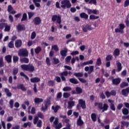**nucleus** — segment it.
<instances>
[{
  "label": "nucleus",
  "instance_id": "nucleus-33",
  "mask_svg": "<svg viewBox=\"0 0 129 129\" xmlns=\"http://www.w3.org/2000/svg\"><path fill=\"white\" fill-rule=\"evenodd\" d=\"M74 76L76 77H83V73H75L74 74Z\"/></svg>",
  "mask_w": 129,
  "mask_h": 129
},
{
  "label": "nucleus",
  "instance_id": "nucleus-6",
  "mask_svg": "<svg viewBox=\"0 0 129 129\" xmlns=\"http://www.w3.org/2000/svg\"><path fill=\"white\" fill-rule=\"evenodd\" d=\"M85 71L88 72V74H91L94 71V66H90V67H86L85 68Z\"/></svg>",
  "mask_w": 129,
  "mask_h": 129
},
{
  "label": "nucleus",
  "instance_id": "nucleus-26",
  "mask_svg": "<svg viewBox=\"0 0 129 129\" xmlns=\"http://www.w3.org/2000/svg\"><path fill=\"white\" fill-rule=\"evenodd\" d=\"M80 17H81L82 19H85V20H87L88 19V15L85 13H81L80 15Z\"/></svg>",
  "mask_w": 129,
  "mask_h": 129
},
{
  "label": "nucleus",
  "instance_id": "nucleus-55",
  "mask_svg": "<svg viewBox=\"0 0 129 129\" xmlns=\"http://www.w3.org/2000/svg\"><path fill=\"white\" fill-rule=\"evenodd\" d=\"M58 18V16L57 15H53L51 18L52 22H56L57 21V19Z\"/></svg>",
  "mask_w": 129,
  "mask_h": 129
},
{
  "label": "nucleus",
  "instance_id": "nucleus-42",
  "mask_svg": "<svg viewBox=\"0 0 129 129\" xmlns=\"http://www.w3.org/2000/svg\"><path fill=\"white\" fill-rule=\"evenodd\" d=\"M91 118L93 121H95L96 120V113H92L91 115Z\"/></svg>",
  "mask_w": 129,
  "mask_h": 129
},
{
  "label": "nucleus",
  "instance_id": "nucleus-54",
  "mask_svg": "<svg viewBox=\"0 0 129 129\" xmlns=\"http://www.w3.org/2000/svg\"><path fill=\"white\" fill-rule=\"evenodd\" d=\"M5 64L4 63V58L1 57L0 58V68L2 67H4Z\"/></svg>",
  "mask_w": 129,
  "mask_h": 129
},
{
  "label": "nucleus",
  "instance_id": "nucleus-48",
  "mask_svg": "<svg viewBox=\"0 0 129 129\" xmlns=\"http://www.w3.org/2000/svg\"><path fill=\"white\" fill-rule=\"evenodd\" d=\"M76 91H77L78 94H80V93H82V89H81V88L77 87L76 88Z\"/></svg>",
  "mask_w": 129,
  "mask_h": 129
},
{
  "label": "nucleus",
  "instance_id": "nucleus-61",
  "mask_svg": "<svg viewBox=\"0 0 129 129\" xmlns=\"http://www.w3.org/2000/svg\"><path fill=\"white\" fill-rule=\"evenodd\" d=\"M9 104L11 108H13L14 107V100L11 99L9 102Z\"/></svg>",
  "mask_w": 129,
  "mask_h": 129
},
{
  "label": "nucleus",
  "instance_id": "nucleus-10",
  "mask_svg": "<svg viewBox=\"0 0 129 129\" xmlns=\"http://www.w3.org/2000/svg\"><path fill=\"white\" fill-rule=\"evenodd\" d=\"M8 13H10V14H12V15H15V14L17 13V12L14 10V8H13V6H12L11 5L8 6Z\"/></svg>",
  "mask_w": 129,
  "mask_h": 129
},
{
  "label": "nucleus",
  "instance_id": "nucleus-19",
  "mask_svg": "<svg viewBox=\"0 0 129 129\" xmlns=\"http://www.w3.org/2000/svg\"><path fill=\"white\" fill-rule=\"evenodd\" d=\"M40 80H41L40 79V78H39L38 77L33 78L30 79V81L32 83H37L38 82H39V81H40Z\"/></svg>",
  "mask_w": 129,
  "mask_h": 129
},
{
  "label": "nucleus",
  "instance_id": "nucleus-29",
  "mask_svg": "<svg viewBox=\"0 0 129 129\" xmlns=\"http://www.w3.org/2000/svg\"><path fill=\"white\" fill-rule=\"evenodd\" d=\"M122 112L124 115H127L129 113L128 109L126 108H123L122 109Z\"/></svg>",
  "mask_w": 129,
  "mask_h": 129
},
{
  "label": "nucleus",
  "instance_id": "nucleus-58",
  "mask_svg": "<svg viewBox=\"0 0 129 129\" xmlns=\"http://www.w3.org/2000/svg\"><path fill=\"white\" fill-rule=\"evenodd\" d=\"M46 63L48 66H50L51 65V62L50 61V58L49 57H46Z\"/></svg>",
  "mask_w": 129,
  "mask_h": 129
},
{
  "label": "nucleus",
  "instance_id": "nucleus-46",
  "mask_svg": "<svg viewBox=\"0 0 129 129\" xmlns=\"http://www.w3.org/2000/svg\"><path fill=\"white\" fill-rule=\"evenodd\" d=\"M97 19H99V17L95 16L93 15L90 16V20H96Z\"/></svg>",
  "mask_w": 129,
  "mask_h": 129
},
{
  "label": "nucleus",
  "instance_id": "nucleus-7",
  "mask_svg": "<svg viewBox=\"0 0 129 129\" xmlns=\"http://www.w3.org/2000/svg\"><path fill=\"white\" fill-rule=\"evenodd\" d=\"M51 100H52V97L49 96L44 101V104L46 108H48V106H49L51 104Z\"/></svg>",
  "mask_w": 129,
  "mask_h": 129
},
{
  "label": "nucleus",
  "instance_id": "nucleus-25",
  "mask_svg": "<svg viewBox=\"0 0 129 129\" xmlns=\"http://www.w3.org/2000/svg\"><path fill=\"white\" fill-rule=\"evenodd\" d=\"M5 60L8 62V63L12 62V55H8L5 56Z\"/></svg>",
  "mask_w": 129,
  "mask_h": 129
},
{
  "label": "nucleus",
  "instance_id": "nucleus-13",
  "mask_svg": "<svg viewBox=\"0 0 129 129\" xmlns=\"http://www.w3.org/2000/svg\"><path fill=\"white\" fill-rule=\"evenodd\" d=\"M68 52V50H67V48H65L64 50H60V55L62 56V59H64V58L67 56Z\"/></svg>",
  "mask_w": 129,
  "mask_h": 129
},
{
  "label": "nucleus",
  "instance_id": "nucleus-3",
  "mask_svg": "<svg viewBox=\"0 0 129 129\" xmlns=\"http://www.w3.org/2000/svg\"><path fill=\"white\" fill-rule=\"evenodd\" d=\"M71 3L69 0H62L61 2V8L62 9H70V7H72Z\"/></svg>",
  "mask_w": 129,
  "mask_h": 129
},
{
  "label": "nucleus",
  "instance_id": "nucleus-18",
  "mask_svg": "<svg viewBox=\"0 0 129 129\" xmlns=\"http://www.w3.org/2000/svg\"><path fill=\"white\" fill-rule=\"evenodd\" d=\"M68 108L69 109H71L73 106H74V104H75V102L73 101H69L68 102Z\"/></svg>",
  "mask_w": 129,
  "mask_h": 129
},
{
  "label": "nucleus",
  "instance_id": "nucleus-2",
  "mask_svg": "<svg viewBox=\"0 0 129 129\" xmlns=\"http://www.w3.org/2000/svg\"><path fill=\"white\" fill-rule=\"evenodd\" d=\"M21 69L24 71H28L30 73H33L35 71V67L33 64H22L21 66Z\"/></svg>",
  "mask_w": 129,
  "mask_h": 129
},
{
  "label": "nucleus",
  "instance_id": "nucleus-60",
  "mask_svg": "<svg viewBox=\"0 0 129 129\" xmlns=\"http://www.w3.org/2000/svg\"><path fill=\"white\" fill-rule=\"evenodd\" d=\"M9 48H14V41H11L8 44Z\"/></svg>",
  "mask_w": 129,
  "mask_h": 129
},
{
  "label": "nucleus",
  "instance_id": "nucleus-22",
  "mask_svg": "<svg viewBox=\"0 0 129 129\" xmlns=\"http://www.w3.org/2000/svg\"><path fill=\"white\" fill-rule=\"evenodd\" d=\"M116 64L117 65V69L118 72L121 71V70L122 69V66H121V63L119 61H116Z\"/></svg>",
  "mask_w": 129,
  "mask_h": 129
},
{
  "label": "nucleus",
  "instance_id": "nucleus-9",
  "mask_svg": "<svg viewBox=\"0 0 129 129\" xmlns=\"http://www.w3.org/2000/svg\"><path fill=\"white\" fill-rule=\"evenodd\" d=\"M79 104H80V106L84 109L86 108V104L85 103V101L83 100V99L79 100Z\"/></svg>",
  "mask_w": 129,
  "mask_h": 129
},
{
  "label": "nucleus",
  "instance_id": "nucleus-1",
  "mask_svg": "<svg viewBox=\"0 0 129 129\" xmlns=\"http://www.w3.org/2000/svg\"><path fill=\"white\" fill-rule=\"evenodd\" d=\"M49 121L50 122H53L52 126L55 127V129H60L61 128V127H62V123L60 122L58 124V123L59 122V120L58 119V118H55V117L54 116H51L49 118Z\"/></svg>",
  "mask_w": 129,
  "mask_h": 129
},
{
  "label": "nucleus",
  "instance_id": "nucleus-43",
  "mask_svg": "<svg viewBox=\"0 0 129 129\" xmlns=\"http://www.w3.org/2000/svg\"><path fill=\"white\" fill-rule=\"evenodd\" d=\"M36 36H37V34L36 33V32H35V31L32 32V33H31V40H34V39H35V38H36Z\"/></svg>",
  "mask_w": 129,
  "mask_h": 129
},
{
  "label": "nucleus",
  "instance_id": "nucleus-11",
  "mask_svg": "<svg viewBox=\"0 0 129 129\" xmlns=\"http://www.w3.org/2000/svg\"><path fill=\"white\" fill-rule=\"evenodd\" d=\"M93 64V60L91 59L89 61L81 63V67H83V66H86V65H92Z\"/></svg>",
  "mask_w": 129,
  "mask_h": 129
},
{
  "label": "nucleus",
  "instance_id": "nucleus-31",
  "mask_svg": "<svg viewBox=\"0 0 129 129\" xmlns=\"http://www.w3.org/2000/svg\"><path fill=\"white\" fill-rule=\"evenodd\" d=\"M101 65V58L100 57L98 58L97 61L95 63V67H97V66H100Z\"/></svg>",
  "mask_w": 129,
  "mask_h": 129
},
{
  "label": "nucleus",
  "instance_id": "nucleus-34",
  "mask_svg": "<svg viewBox=\"0 0 129 129\" xmlns=\"http://www.w3.org/2000/svg\"><path fill=\"white\" fill-rule=\"evenodd\" d=\"M63 91H64L65 92H67V91H71V90H72V88H71V87H65L62 89Z\"/></svg>",
  "mask_w": 129,
  "mask_h": 129
},
{
  "label": "nucleus",
  "instance_id": "nucleus-38",
  "mask_svg": "<svg viewBox=\"0 0 129 129\" xmlns=\"http://www.w3.org/2000/svg\"><path fill=\"white\" fill-rule=\"evenodd\" d=\"M125 86H128V83L127 82L121 83L120 85V88H123L124 87H125Z\"/></svg>",
  "mask_w": 129,
  "mask_h": 129
},
{
  "label": "nucleus",
  "instance_id": "nucleus-53",
  "mask_svg": "<svg viewBox=\"0 0 129 129\" xmlns=\"http://www.w3.org/2000/svg\"><path fill=\"white\" fill-rule=\"evenodd\" d=\"M19 72V69L15 68L13 69V75H17Z\"/></svg>",
  "mask_w": 129,
  "mask_h": 129
},
{
  "label": "nucleus",
  "instance_id": "nucleus-59",
  "mask_svg": "<svg viewBox=\"0 0 129 129\" xmlns=\"http://www.w3.org/2000/svg\"><path fill=\"white\" fill-rule=\"evenodd\" d=\"M72 57L71 56H68L66 58V62L67 63H69L70 62V60H71V58Z\"/></svg>",
  "mask_w": 129,
  "mask_h": 129
},
{
  "label": "nucleus",
  "instance_id": "nucleus-30",
  "mask_svg": "<svg viewBox=\"0 0 129 129\" xmlns=\"http://www.w3.org/2000/svg\"><path fill=\"white\" fill-rule=\"evenodd\" d=\"M95 106H98L100 109H103V104L102 103H95Z\"/></svg>",
  "mask_w": 129,
  "mask_h": 129
},
{
  "label": "nucleus",
  "instance_id": "nucleus-20",
  "mask_svg": "<svg viewBox=\"0 0 129 129\" xmlns=\"http://www.w3.org/2000/svg\"><path fill=\"white\" fill-rule=\"evenodd\" d=\"M33 2L36 8H40L41 7V4H40L41 0H33Z\"/></svg>",
  "mask_w": 129,
  "mask_h": 129
},
{
  "label": "nucleus",
  "instance_id": "nucleus-27",
  "mask_svg": "<svg viewBox=\"0 0 129 129\" xmlns=\"http://www.w3.org/2000/svg\"><path fill=\"white\" fill-rule=\"evenodd\" d=\"M15 46L17 48H19L22 46V41L20 40H17L15 42Z\"/></svg>",
  "mask_w": 129,
  "mask_h": 129
},
{
  "label": "nucleus",
  "instance_id": "nucleus-62",
  "mask_svg": "<svg viewBox=\"0 0 129 129\" xmlns=\"http://www.w3.org/2000/svg\"><path fill=\"white\" fill-rule=\"evenodd\" d=\"M129 6V0H125L124 3V8H126V7Z\"/></svg>",
  "mask_w": 129,
  "mask_h": 129
},
{
  "label": "nucleus",
  "instance_id": "nucleus-64",
  "mask_svg": "<svg viewBox=\"0 0 129 129\" xmlns=\"http://www.w3.org/2000/svg\"><path fill=\"white\" fill-rule=\"evenodd\" d=\"M54 84H55V83H54L53 81H48L49 86H54Z\"/></svg>",
  "mask_w": 129,
  "mask_h": 129
},
{
  "label": "nucleus",
  "instance_id": "nucleus-28",
  "mask_svg": "<svg viewBox=\"0 0 129 129\" xmlns=\"http://www.w3.org/2000/svg\"><path fill=\"white\" fill-rule=\"evenodd\" d=\"M25 26L24 25H21V24L18 25L17 26V30L18 32H20V31H23V30H25Z\"/></svg>",
  "mask_w": 129,
  "mask_h": 129
},
{
  "label": "nucleus",
  "instance_id": "nucleus-41",
  "mask_svg": "<svg viewBox=\"0 0 129 129\" xmlns=\"http://www.w3.org/2000/svg\"><path fill=\"white\" fill-rule=\"evenodd\" d=\"M62 23V20H61V16L58 15V17L56 19V23L60 25Z\"/></svg>",
  "mask_w": 129,
  "mask_h": 129
},
{
  "label": "nucleus",
  "instance_id": "nucleus-40",
  "mask_svg": "<svg viewBox=\"0 0 129 129\" xmlns=\"http://www.w3.org/2000/svg\"><path fill=\"white\" fill-rule=\"evenodd\" d=\"M41 51H42L41 47L38 46L35 49V53H36V54H39V52Z\"/></svg>",
  "mask_w": 129,
  "mask_h": 129
},
{
  "label": "nucleus",
  "instance_id": "nucleus-44",
  "mask_svg": "<svg viewBox=\"0 0 129 129\" xmlns=\"http://www.w3.org/2000/svg\"><path fill=\"white\" fill-rule=\"evenodd\" d=\"M71 95L70 93L64 92L63 94V97L64 98H68V97H70Z\"/></svg>",
  "mask_w": 129,
  "mask_h": 129
},
{
  "label": "nucleus",
  "instance_id": "nucleus-15",
  "mask_svg": "<svg viewBox=\"0 0 129 129\" xmlns=\"http://www.w3.org/2000/svg\"><path fill=\"white\" fill-rule=\"evenodd\" d=\"M4 91L7 96H8V97H12L13 94H12V92H11V91H10V89L6 88L4 89Z\"/></svg>",
  "mask_w": 129,
  "mask_h": 129
},
{
  "label": "nucleus",
  "instance_id": "nucleus-14",
  "mask_svg": "<svg viewBox=\"0 0 129 129\" xmlns=\"http://www.w3.org/2000/svg\"><path fill=\"white\" fill-rule=\"evenodd\" d=\"M33 22L35 24V25H40V24H41V18H40V17H36L35 18H34V20H33Z\"/></svg>",
  "mask_w": 129,
  "mask_h": 129
},
{
  "label": "nucleus",
  "instance_id": "nucleus-12",
  "mask_svg": "<svg viewBox=\"0 0 129 129\" xmlns=\"http://www.w3.org/2000/svg\"><path fill=\"white\" fill-rule=\"evenodd\" d=\"M17 89H21L22 91H27V88L25 86H24V84H19L17 86Z\"/></svg>",
  "mask_w": 129,
  "mask_h": 129
},
{
  "label": "nucleus",
  "instance_id": "nucleus-35",
  "mask_svg": "<svg viewBox=\"0 0 129 129\" xmlns=\"http://www.w3.org/2000/svg\"><path fill=\"white\" fill-rule=\"evenodd\" d=\"M11 30V26L8 25V23H6L5 28L4 29L5 32H10Z\"/></svg>",
  "mask_w": 129,
  "mask_h": 129
},
{
  "label": "nucleus",
  "instance_id": "nucleus-45",
  "mask_svg": "<svg viewBox=\"0 0 129 129\" xmlns=\"http://www.w3.org/2000/svg\"><path fill=\"white\" fill-rule=\"evenodd\" d=\"M6 25H7V23H0V29L4 30V28H5Z\"/></svg>",
  "mask_w": 129,
  "mask_h": 129
},
{
  "label": "nucleus",
  "instance_id": "nucleus-8",
  "mask_svg": "<svg viewBox=\"0 0 129 129\" xmlns=\"http://www.w3.org/2000/svg\"><path fill=\"white\" fill-rule=\"evenodd\" d=\"M108 102L110 104V107L111 110L115 111V106H114V100L108 99Z\"/></svg>",
  "mask_w": 129,
  "mask_h": 129
},
{
  "label": "nucleus",
  "instance_id": "nucleus-36",
  "mask_svg": "<svg viewBox=\"0 0 129 129\" xmlns=\"http://www.w3.org/2000/svg\"><path fill=\"white\" fill-rule=\"evenodd\" d=\"M51 108L53 110H54V112H57L58 111V109L61 108V107L59 106H56L55 107L54 106H52Z\"/></svg>",
  "mask_w": 129,
  "mask_h": 129
},
{
  "label": "nucleus",
  "instance_id": "nucleus-21",
  "mask_svg": "<svg viewBox=\"0 0 129 129\" xmlns=\"http://www.w3.org/2000/svg\"><path fill=\"white\" fill-rule=\"evenodd\" d=\"M77 123L78 125H80V126L83 125L84 122H83V121L81 119V116H79V118L77 120Z\"/></svg>",
  "mask_w": 129,
  "mask_h": 129
},
{
  "label": "nucleus",
  "instance_id": "nucleus-49",
  "mask_svg": "<svg viewBox=\"0 0 129 129\" xmlns=\"http://www.w3.org/2000/svg\"><path fill=\"white\" fill-rule=\"evenodd\" d=\"M51 48L52 49H54L56 52H58V51H59V47H58V45L56 44L52 46Z\"/></svg>",
  "mask_w": 129,
  "mask_h": 129
},
{
  "label": "nucleus",
  "instance_id": "nucleus-47",
  "mask_svg": "<svg viewBox=\"0 0 129 129\" xmlns=\"http://www.w3.org/2000/svg\"><path fill=\"white\" fill-rule=\"evenodd\" d=\"M53 64H55V65H56V64H58V63H59V59L56 58V57H54L53 58Z\"/></svg>",
  "mask_w": 129,
  "mask_h": 129
},
{
  "label": "nucleus",
  "instance_id": "nucleus-37",
  "mask_svg": "<svg viewBox=\"0 0 129 129\" xmlns=\"http://www.w3.org/2000/svg\"><path fill=\"white\" fill-rule=\"evenodd\" d=\"M20 76H22L23 77H24V78H25L26 80H28V81L29 80V77L27 75H26V74H25V73H24L23 72H20Z\"/></svg>",
  "mask_w": 129,
  "mask_h": 129
},
{
  "label": "nucleus",
  "instance_id": "nucleus-63",
  "mask_svg": "<svg viewBox=\"0 0 129 129\" xmlns=\"http://www.w3.org/2000/svg\"><path fill=\"white\" fill-rule=\"evenodd\" d=\"M37 115L38 117H40V118H44V115H43V114L41 112H38Z\"/></svg>",
  "mask_w": 129,
  "mask_h": 129
},
{
  "label": "nucleus",
  "instance_id": "nucleus-32",
  "mask_svg": "<svg viewBox=\"0 0 129 129\" xmlns=\"http://www.w3.org/2000/svg\"><path fill=\"white\" fill-rule=\"evenodd\" d=\"M29 58L27 57H24L20 59L21 62L26 63V64H28V63H29Z\"/></svg>",
  "mask_w": 129,
  "mask_h": 129
},
{
  "label": "nucleus",
  "instance_id": "nucleus-52",
  "mask_svg": "<svg viewBox=\"0 0 129 129\" xmlns=\"http://www.w3.org/2000/svg\"><path fill=\"white\" fill-rule=\"evenodd\" d=\"M28 15V19L30 20L32 19V17L35 15V14L33 12H28L27 13Z\"/></svg>",
  "mask_w": 129,
  "mask_h": 129
},
{
  "label": "nucleus",
  "instance_id": "nucleus-24",
  "mask_svg": "<svg viewBox=\"0 0 129 129\" xmlns=\"http://www.w3.org/2000/svg\"><path fill=\"white\" fill-rule=\"evenodd\" d=\"M43 100L42 98H36L34 99V102L36 104H39L40 102H43Z\"/></svg>",
  "mask_w": 129,
  "mask_h": 129
},
{
  "label": "nucleus",
  "instance_id": "nucleus-56",
  "mask_svg": "<svg viewBox=\"0 0 129 129\" xmlns=\"http://www.w3.org/2000/svg\"><path fill=\"white\" fill-rule=\"evenodd\" d=\"M119 29H120L121 31H122V30H123V29H124L125 28V25H124V24H120L119 25Z\"/></svg>",
  "mask_w": 129,
  "mask_h": 129
},
{
  "label": "nucleus",
  "instance_id": "nucleus-51",
  "mask_svg": "<svg viewBox=\"0 0 129 129\" xmlns=\"http://www.w3.org/2000/svg\"><path fill=\"white\" fill-rule=\"evenodd\" d=\"M108 109V105H107V104H103V112L105 111V110H107V109Z\"/></svg>",
  "mask_w": 129,
  "mask_h": 129
},
{
  "label": "nucleus",
  "instance_id": "nucleus-39",
  "mask_svg": "<svg viewBox=\"0 0 129 129\" xmlns=\"http://www.w3.org/2000/svg\"><path fill=\"white\" fill-rule=\"evenodd\" d=\"M27 19H28L27 14L26 13L23 14L22 18L21 19V22H24V21H27Z\"/></svg>",
  "mask_w": 129,
  "mask_h": 129
},
{
  "label": "nucleus",
  "instance_id": "nucleus-50",
  "mask_svg": "<svg viewBox=\"0 0 129 129\" xmlns=\"http://www.w3.org/2000/svg\"><path fill=\"white\" fill-rule=\"evenodd\" d=\"M114 55H115V56H118L119 55V49H118V48L115 49L114 51Z\"/></svg>",
  "mask_w": 129,
  "mask_h": 129
},
{
  "label": "nucleus",
  "instance_id": "nucleus-4",
  "mask_svg": "<svg viewBox=\"0 0 129 129\" xmlns=\"http://www.w3.org/2000/svg\"><path fill=\"white\" fill-rule=\"evenodd\" d=\"M34 124H37L38 127H42V120L39 119L38 116H35L33 119Z\"/></svg>",
  "mask_w": 129,
  "mask_h": 129
},
{
  "label": "nucleus",
  "instance_id": "nucleus-16",
  "mask_svg": "<svg viewBox=\"0 0 129 129\" xmlns=\"http://www.w3.org/2000/svg\"><path fill=\"white\" fill-rule=\"evenodd\" d=\"M120 81H121V79H120V78H119L117 79H114L112 80V83L115 85H118V84L120 83Z\"/></svg>",
  "mask_w": 129,
  "mask_h": 129
},
{
  "label": "nucleus",
  "instance_id": "nucleus-5",
  "mask_svg": "<svg viewBox=\"0 0 129 129\" xmlns=\"http://www.w3.org/2000/svg\"><path fill=\"white\" fill-rule=\"evenodd\" d=\"M29 53L28 50L26 49H22L19 51L18 55L19 56H23L24 57H28Z\"/></svg>",
  "mask_w": 129,
  "mask_h": 129
},
{
  "label": "nucleus",
  "instance_id": "nucleus-23",
  "mask_svg": "<svg viewBox=\"0 0 129 129\" xmlns=\"http://www.w3.org/2000/svg\"><path fill=\"white\" fill-rule=\"evenodd\" d=\"M69 81L71 83H73V84H78V83H79L78 80L75 78L70 79Z\"/></svg>",
  "mask_w": 129,
  "mask_h": 129
},
{
  "label": "nucleus",
  "instance_id": "nucleus-57",
  "mask_svg": "<svg viewBox=\"0 0 129 129\" xmlns=\"http://www.w3.org/2000/svg\"><path fill=\"white\" fill-rule=\"evenodd\" d=\"M13 61L14 63H17L19 61V56H13Z\"/></svg>",
  "mask_w": 129,
  "mask_h": 129
},
{
  "label": "nucleus",
  "instance_id": "nucleus-17",
  "mask_svg": "<svg viewBox=\"0 0 129 129\" xmlns=\"http://www.w3.org/2000/svg\"><path fill=\"white\" fill-rule=\"evenodd\" d=\"M129 93V87L122 90V94L124 96H127Z\"/></svg>",
  "mask_w": 129,
  "mask_h": 129
}]
</instances>
